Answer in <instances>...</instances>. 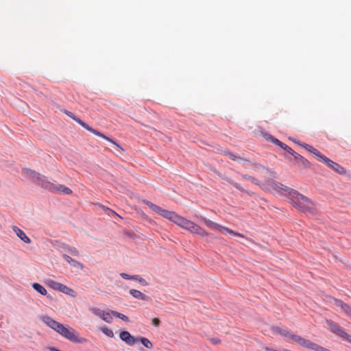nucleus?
Instances as JSON below:
<instances>
[{
  "label": "nucleus",
  "instance_id": "obj_1",
  "mask_svg": "<svg viewBox=\"0 0 351 351\" xmlns=\"http://www.w3.org/2000/svg\"><path fill=\"white\" fill-rule=\"evenodd\" d=\"M143 202L155 213L173 222L178 226L189 231L192 234H197L202 237L208 235V232H207L199 226L178 215L175 212L162 209L160 206L146 199H143Z\"/></svg>",
  "mask_w": 351,
  "mask_h": 351
},
{
  "label": "nucleus",
  "instance_id": "obj_2",
  "mask_svg": "<svg viewBox=\"0 0 351 351\" xmlns=\"http://www.w3.org/2000/svg\"><path fill=\"white\" fill-rule=\"evenodd\" d=\"M22 173L36 184L52 193H62L64 195H71L72 193V190L63 184H54L49 182L45 176L34 170L24 168L22 169Z\"/></svg>",
  "mask_w": 351,
  "mask_h": 351
},
{
  "label": "nucleus",
  "instance_id": "obj_3",
  "mask_svg": "<svg viewBox=\"0 0 351 351\" xmlns=\"http://www.w3.org/2000/svg\"><path fill=\"white\" fill-rule=\"evenodd\" d=\"M42 320L49 328L71 342L78 343L87 342L86 339L80 337L78 332L68 325H63L48 316L43 317Z\"/></svg>",
  "mask_w": 351,
  "mask_h": 351
},
{
  "label": "nucleus",
  "instance_id": "obj_4",
  "mask_svg": "<svg viewBox=\"0 0 351 351\" xmlns=\"http://www.w3.org/2000/svg\"><path fill=\"white\" fill-rule=\"evenodd\" d=\"M289 194L292 204L296 208L304 213H308L312 215H315L317 213V209L315 207V204L310 199L302 194H300L295 190H291Z\"/></svg>",
  "mask_w": 351,
  "mask_h": 351
},
{
  "label": "nucleus",
  "instance_id": "obj_5",
  "mask_svg": "<svg viewBox=\"0 0 351 351\" xmlns=\"http://www.w3.org/2000/svg\"><path fill=\"white\" fill-rule=\"evenodd\" d=\"M65 114L67 116H69V117H71V119H73L74 121H75L77 123H78L80 125H82L84 128H85L88 131H89V132H92L93 134H94L95 135L98 136L99 137H101L104 139H105V140L110 142L111 143H112L115 146L117 151H118L119 152L121 153V152H122L123 151V149L117 142L113 141L112 138L106 136L104 134L99 132V131H97V130L93 129V128L90 127L87 123L84 122L80 118H78L76 116H75L73 114V113H72L71 112L66 110V111H65Z\"/></svg>",
  "mask_w": 351,
  "mask_h": 351
},
{
  "label": "nucleus",
  "instance_id": "obj_6",
  "mask_svg": "<svg viewBox=\"0 0 351 351\" xmlns=\"http://www.w3.org/2000/svg\"><path fill=\"white\" fill-rule=\"evenodd\" d=\"M202 221H204V224L210 229L213 230H224L225 232H226L227 233H229L230 234H232L234 236H237V237H242V238H244V235L241 234V233H239V232H234V230L227 228V227H225V226H221L219 224H217L213 221H212L210 219H208L205 217H202Z\"/></svg>",
  "mask_w": 351,
  "mask_h": 351
},
{
  "label": "nucleus",
  "instance_id": "obj_7",
  "mask_svg": "<svg viewBox=\"0 0 351 351\" xmlns=\"http://www.w3.org/2000/svg\"><path fill=\"white\" fill-rule=\"evenodd\" d=\"M326 324H327L328 330L331 332L339 336L340 337H341V338L347 340L348 342L351 343V335H348L345 332V330L341 327H340L338 324H335V322H333L331 320H326Z\"/></svg>",
  "mask_w": 351,
  "mask_h": 351
},
{
  "label": "nucleus",
  "instance_id": "obj_8",
  "mask_svg": "<svg viewBox=\"0 0 351 351\" xmlns=\"http://www.w3.org/2000/svg\"><path fill=\"white\" fill-rule=\"evenodd\" d=\"M324 162L326 165H327L329 168L332 169L335 172L340 174L343 175L346 173V171L345 169L341 166L340 165L337 164V162L331 160L330 159L328 158L327 157L325 158Z\"/></svg>",
  "mask_w": 351,
  "mask_h": 351
},
{
  "label": "nucleus",
  "instance_id": "obj_9",
  "mask_svg": "<svg viewBox=\"0 0 351 351\" xmlns=\"http://www.w3.org/2000/svg\"><path fill=\"white\" fill-rule=\"evenodd\" d=\"M333 300L335 305L340 308L351 319V307L341 300L334 298Z\"/></svg>",
  "mask_w": 351,
  "mask_h": 351
},
{
  "label": "nucleus",
  "instance_id": "obj_10",
  "mask_svg": "<svg viewBox=\"0 0 351 351\" xmlns=\"http://www.w3.org/2000/svg\"><path fill=\"white\" fill-rule=\"evenodd\" d=\"M287 152L291 154L294 157V158L298 160L300 165H302L304 167H306L308 166V160L305 159L303 156H300L299 154L296 153L291 147L287 148Z\"/></svg>",
  "mask_w": 351,
  "mask_h": 351
},
{
  "label": "nucleus",
  "instance_id": "obj_11",
  "mask_svg": "<svg viewBox=\"0 0 351 351\" xmlns=\"http://www.w3.org/2000/svg\"><path fill=\"white\" fill-rule=\"evenodd\" d=\"M120 339L129 346H133L136 343L135 338L129 332L123 331L119 335Z\"/></svg>",
  "mask_w": 351,
  "mask_h": 351
},
{
  "label": "nucleus",
  "instance_id": "obj_12",
  "mask_svg": "<svg viewBox=\"0 0 351 351\" xmlns=\"http://www.w3.org/2000/svg\"><path fill=\"white\" fill-rule=\"evenodd\" d=\"M13 231L16 233V234L25 243H29L31 242L30 239L25 234V233L19 228L17 226H14L12 227Z\"/></svg>",
  "mask_w": 351,
  "mask_h": 351
},
{
  "label": "nucleus",
  "instance_id": "obj_13",
  "mask_svg": "<svg viewBox=\"0 0 351 351\" xmlns=\"http://www.w3.org/2000/svg\"><path fill=\"white\" fill-rule=\"evenodd\" d=\"M45 284L50 288L53 289V290L58 291L60 292L62 291V289L64 286V285L51 279L45 280Z\"/></svg>",
  "mask_w": 351,
  "mask_h": 351
},
{
  "label": "nucleus",
  "instance_id": "obj_14",
  "mask_svg": "<svg viewBox=\"0 0 351 351\" xmlns=\"http://www.w3.org/2000/svg\"><path fill=\"white\" fill-rule=\"evenodd\" d=\"M130 293L132 295V297L138 300L144 301H147L149 300V298L147 295L136 289H130Z\"/></svg>",
  "mask_w": 351,
  "mask_h": 351
},
{
  "label": "nucleus",
  "instance_id": "obj_15",
  "mask_svg": "<svg viewBox=\"0 0 351 351\" xmlns=\"http://www.w3.org/2000/svg\"><path fill=\"white\" fill-rule=\"evenodd\" d=\"M63 258L70 265L74 267L82 268V265L80 262L73 259L71 256L64 254Z\"/></svg>",
  "mask_w": 351,
  "mask_h": 351
},
{
  "label": "nucleus",
  "instance_id": "obj_16",
  "mask_svg": "<svg viewBox=\"0 0 351 351\" xmlns=\"http://www.w3.org/2000/svg\"><path fill=\"white\" fill-rule=\"evenodd\" d=\"M32 287L34 288V290H36L38 293H40L42 295H46L47 293V291L45 289V288L39 283H33Z\"/></svg>",
  "mask_w": 351,
  "mask_h": 351
},
{
  "label": "nucleus",
  "instance_id": "obj_17",
  "mask_svg": "<svg viewBox=\"0 0 351 351\" xmlns=\"http://www.w3.org/2000/svg\"><path fill=\"white\" fill-rule=\"evenodd\" d=\"M226 180L232 186H233L234 188H236L237 190L241 191V192H247L246 190H245L241 184L235 182L233 180L229 178H226Z\"/></svg>",
  "mask_w": 351,
  "mask_h": 351
},
{
  "label": "nucleus",
  "instance_id": "obj_18",
  "mask_svg": "<svg viewBox=\"0 0 351 351\" xmlns=\"http://www.w3.org/2000/svg\"><path fill=\"white\" fill-rule=\"evenodd\" d=\"M62 293L68 295L69 296H71L73 298L76 297V292L71 289L70 287H67L66 285H64V287L62 289Z\"/></svg>",
  "mask_w": 351,
  "mask_h": 351
},
{
  "label": "nucleus",
  "instance_id": "obj_19",
  "mask_svg": "<svg viewBox=\"0 0 351 351\" xmlns=\"http://www.w3.org/2000/svg\"><path fill=\"white\" fill-rule=\"evenodd\" d=\"M274 331L275 332L279 333L280 335H281L282 336L285 337L290 338V335H293V333H291L289 331H288L287 330L281 329L278 327L274 328Z\"/></svg>",
  "mask_w": 351,
  "mask_h": 351
},
{
  "label": "nucleus",
  "instance_id": "obj_20",
  "mask_svg": "<svg viewBox=\"0 0 351 351\" xmlns=\"http://www.w3.org/2000/svg\"><path fill=\"white\" fill-rule=\"evenodd\" d=\"M65 251L68 252L72 256H77L79 255V251L75 247H70L69 245L64 246Z\"/></svg>",
  "mask_w": 351,
  "mask_h": 351
},
{
  "label": "nucleus",
  "instance_id": "obj_21",
  "mask_svg": "<svg viewBox=\"0 0 351 351\" xmlns=\"http://www.w3.org/2000/svg\"><path fill=\"white\" fill-rule=\"evenodd\" d=\"M311 154H313L319 161L323 162L326 156L323 155L317 149H312Z\"/></svg>",
  "mask_w": 351,
  "mask_h": 351
},
{
  "label": "nucleus",
  "instance_id": "obj_22",
  "mask_svg": "<svg viewBox=\"0 0 351 351\" xmlns=\"http://www.w3.org/2000/svg\"><path fill=\"white\" fill-rule=\"evenodd\" d=\"M139 341L147 348L151 349L153 348L152 343L147 338L142 337H140Z\"/></svg>",
  "mask_w": 351,
  "mask_h": 351
},
{
  "label": "nucleus",
  "instance_id": "obj_23",
  "mask_svg": "<svg viewBox=\"0 0 351 351\" xmlns=\"http://www.w3.org/2000/svg\"><path fill=\"white\" fill-rule=\"evenodd\" d=\"M220 153L222 154L228 156L233 160H243L239 156L234 155V154H233L229 152L225 151V150H221Z\"/></svg>",
  "mask_w": 351,
  "mask_h": 351
},
{
  "label": "nucleus",
  "instance_id": "obj_24",
  "mask_svg": "<svg viewBox=\"0 0 351 351\" xmlns=\"http://www.w3.org/2000/svg\"><path fill=\"white\" fill-rule=\"evenodd\" d=\"M99 317L107 323H111L112 321V317L109 313L104 311L102 313H101Z\"/></svg>",
  "mask_w": 351,
  "mask_h": 351
},
{
  "label": "nucleus",
  "instance_id": "obj_25",
  "mask_svg": "<svg viewBox=\"0 0 351 351\" xmlns=\"http://www.w3.org/2000/svg\"><path fill=\"white\" fill-rule=\"evenodd\" d=\"M241 176L244 180H250L254 184L260 185L259 181L256 178H254L252 176H248V175H246V174H241Z\"/></svg>",
  "mask_w": 351,
  "mask_h": 351
},
{
  "label": "nucleus",
  "instance_id": "obj_26",
  "mask_svg": "<svg viewBox=\"0 0 351 351\" xmlns=\"http://www.w3.org/2000/svg\"><path fill=\"white\" fill-rule=\"evenodd\" d=\"M133 280L138 282L143 286H147L149 283L139 275H134Z\"/></svg>",
  "mask_w": 351,
  "mask_h": 351
},
{
  "label": "nucleus",
  "instance_id": "obj_27",
  "mask_svg": "<svg viewBox=\"0 0 351 351\" xmlns=\"http://www.w3.org/2000/svg\"><path fill=\"white\" fill-rule=\"evenodd\" d=\"M112 314L114 315V316H116L117 317H119L120 319H121L122 320L125 321V322H128L129 321V319L128 317L121 313H119V312H117V311H112Z\"/></svg>",
  "mask_w": 351,
  "mask_h": 351
},
{
  "label": "nucleus",
  "instance_id": "obj_28",
  "mask_svg": "<svg viewBox=\"0 0 351 351\" xmlns=\"http://www.w3.org/2000/svg\"><path fill=\"white\" fill-rule=\"evenodd\" d=\"M101 331L109 337H112L114 336V333L112 330L108 329L107 328H101Z\"/></svg>",
  "mask_w": 351,
  "mask_h": 351
},
{
  "label": "nucleus",
  "instance_id": "obj_29",
  "mask_svg": "<svg viewBox=\"0 0 351 351\" xmlns=\"http://www.w3.org/2000/svg\"><path fill=\"white\" fill-rule=\"evenodd\" d=\"M152 324L155 326V327H158L160 324V320L158 319V318H153L152 319Z\"/></svg>",
  "mask_w": 351,
  "mask_h": 351
},
{
  "label": "nucleus",
  "instance_id": "obj_30",
  "mask_svg": "<svg viewBox=\"0 0 351 351\" xmlns=\"http://www.w3.org/2000/svg\"><path fill=\"white\" fill-rule=\"evenodd\" d=\"M120 276L123 279H125V280H133V278H134V275L133 276H130V275H128V274H127L125 273H121Z\"/></svg>",
  "mask_w": 351,
  "mask_h": 351
},
{
  "label": "nucleus",
  "instance_id": "obj_31",
  "mask_svg": "<svg viewBox=\"0 0 351 351\" xmlns=\"http://www.w3.org/2000/svg\"><path fill=\"white\" fill-rule=\"evenodd\" d=\"M92 311L94 314L96 315L100 316L101 313H102L104 311L99 310V308H93Z\"/></svg>",
  "mask_w": 351,
  "mask_h": 351
},
{
  "label": "nucleus",
  "instance_id": "obj_32",
  "mask_svg": "<svg viewBox=\"0 0 351 351\" xmlns=\"http://www.w3.org/2000/svg\"><path fill=\"white\" fill-rule=\"evenodd\" d=\"M302 146H303V147H304L307 151H308L310 153H311V152H312V151H313V150H312V149H314V147H312V146H311V145H308V144H304Z\"/></svg>",
  "mask_w": 351,
  "mask_h": 351
},
{
  "label": "nucleus",
  "instance_id": "obj_33",
  "mask_svg": "<svg viewBox=\"0 0 351 351\" xmlns=\"http://www.w3.org/2000/svg\"><path fill=\"white\" fill-rule=\"evenodd\" d=\"M265 139H266L267 141H271V142H272V141H273V140L274 139V138H275V137H274L273 136H271V135H270V134H266V135L265 136Z\"/></svg>",
  "mask_w": 351,
  "mask_h": 351
},
{
  "label": "nucleus",
  "instance_id": "obj_34",
  "mask_svg": "<svg viewBox=\"0 0 351 351\" xmlns=\"http://www.w3.org/2000/svg\"><path fill=\"white\" fill-rule=\"evenodd\" d=\"M280 147H281L282 149H283L284 150H285L287 152V148H290L289 146H287L286 144L280 142V145H278Z\"/></svg>",
  "mask_w": 351,
  "mask_h": 351
},
{
  "label": "nucleus",
  "instance_id": "obj_35",
  "mask_svg": "<svg viewBox=\"0 0 351 351\" xmlns=\"http://www.w3.org/2000/svg\"><path fill=\"white\" fill-rule=\"evenodd\" d=\"M281 141H280L278 139L274 138V139L272 141V143H274L276 145H279Z\"/></svg>",
  "mask_w": 351,
  "mask_h": 351
},
{
  "label": "nucleus",
  "instance_id": "obj_36",
  "mask_svg": "<svg viewBox=\"0 0 351 351\" xmlns=\"http://www.w3.org/2000/svg\"><path fill=\"white\" fill-rule=\"evenodd\" d=\"M281 141H280L278 139L274 138V139L272 141V143H274L276 145H279Z\"/></svg>",
  "mask_w": 351,
  "mask_h": 351
},
{
  "label": "nucleus",
  "instance_id": "obj_37",
  "mask_svg": "<svg viewBox=\"0 0 351 351\" xmlns=\"http://www.w3.org/2000/svg\"><path fill=\"white\" fill-rule=\"evenodd\" d=\"M102 208H103L104 210H108L109 213H113V214H114V215H117V214L114 210H111V209H110V208H106L104 206H102Z\"/></svg>",
  "mask_w": 351,
  "mask_h": 351
},
{
  "label": "nucleus",
  "instance_id": "obj_38",
  "mask_svg": "<svg viewBox=\"0 0 351 351\" xmlns=\"http://www.w3.org/2000/svg\"><path fill=\"white\" fill-rule=\"evenodd\" d=\"M212 341H213L214 343H215V344L219 343L220 342V341H219V339H212Z\"/></svg>",
  "mask_w": 351,
  "mask_h": 351
},
{
  "label": "nucleus",
  "instance_id": "obj_39",
  "mask_svg": "<svg viewBox=\"0 0 351 351\" xmlns=\"http://www.w3.org/2000/svg\"><path fill=\"white\" fill-rule=\"evenodd\" d=\"M246 239H247V240H248V241H251V242H253V241H252V239H250L246 238Z\"/></svg>",
  "mask_w": 351,
  "mask_h": 351
}]
</instances>
